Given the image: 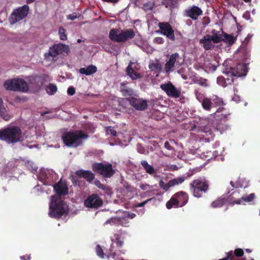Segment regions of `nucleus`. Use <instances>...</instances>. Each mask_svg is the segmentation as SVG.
<instances>
[{"instance_id":"46","label":"nucleus","mask_w":260,"mask_h":260,"mask_svg":"<svg viewBox=\"0 0 260 260\" xmlns=\"http://www.w3.org/2000/svg\"><path fill=\"white\" fill-rule=\"evenodd\" d=\"M115 238V242L118 247H121L123 246V242L120 240L119 235L118 234H114Z\"/></svg>"},{"instance_id":"11","label":"nucleus","mask_w":260,"mask_h":260,"mask_svg":"<svg viewBox=\"0 0 260 260\" xmlns=\"http://www.w3.org/2000/svg\"><path fill=\"white\" fill-rule=\"evenodd\" d=\"M159 30H157V33L166 36L171 41L175 40L174 30L171 24L168 22H161L158 24Z\"/></svg>"},{"instance_id":"40","label":"nucleus","mask_w":260,"mask_h":260,"mask_svg":"<svg viewBox=\"0 0 260 260\" xmlns=\"http://www.w3.org/2000/svg\"><path fill=\"white\" fill-rule=\"evenodd\" d=\"M255 196L254 193H251L248 196H243L241 198V203L243 202H250L252 201L255 198Z\"/></svg>"},{"instance_id":"59","label":"nucleus","mask_w":260,"mask_h":260,"mask_svg":"<svg viewBox=\"0 0 260 260\" xmlns=\"http://www.w3.org/2000/svg\"><path fill=\"white\" fill-rule=\"evenodd\" d=\"M148 187H149V185H148V184H142L140 186L141 189L143 190H147Z\"/></svg>"},{"instance_id":"39","label":"nucleus","mask_w":260,"mask_h":260,"mask_svg":"<svg viewBox=\"0 0 260 260\" xmlns=\"http://www.w3.org/2000/svg\"><path fill=\"white\" fill-rule=\"evenodd\" d=\"M185 178H186L185 176H181V177L175 178L171 180V181L172 182V183H171V185H173L174 186L176 185L181 184L182 183H183L184 181Z\"/></svg>"},{"instance_id":"56","label":"nucleus","mask_w":260,"mask_h":260,"mask_svg":"<svg viewBox=\"0 0 260 260\" xmlns=\"http://www.w3.org/2000/svg\"><path fill=\"white\" fill-rule=\"evenodd\" d=\"M20 258L22 260H30L31 256L30 254H26L20 256Z\"/></svg>"},{"instance_id":"37","label":"nucleus","mask_w":260,"mask_h":260,"mask_svg":"<svg viewBox=\"0 0 260 260\" xmlns=\"http://www.w3.org/2000/svg\"><path fill=\"white\" fill-rule=\"evenodd\" d=\"M162 4L166 8L172 9L175 8L176 2L174 0H162Z\"/></svg>"},{"instance_id":"50","label":"nucleus","mask_w":260,"mask_h":260,"mask_svg":"<svg viewBox=\"0 0 260 260\" xmlns=\"http://www.w3.org/2000/svg\"><path fill=\"white\" fill-rule=\"evenodd\" d=\"M124 215H125L126 217H127L128 218L133 219L134 217H136V214L134 213H130L129 212L126 211L124 212Z\"/></svg>"},{"instance_id":"28","label":"nucleus","mask_w":260,"mask_h":260,"mask_svg":"<svg viewBox=\"0 0 260 260\" xmlns=\"http://www.w3.org/2000/svg\"><path fill=\"white\" fill-rule=\"evenodd\" d=\"M141 164L148 174L152 175L155 173V170L154 168L149 165L146 160L141 161Z\"/></svg>"},{"instance_id":"2","label":"nucleus","mask_w":260,"mask_h":260,"mask_svg":"<svg viewBox=\"0 0 260 260\" xmlns=\"http://www.w3.org/2000/svg\"><path fill=\"white\" fill-rule=\"evenodd\" d=\"M88 137V135L79 130L63 133L62 135V140L63 143L68 147L77 148L83 144V140L86 139Z\"/></svg>"},{"instance_id":"61","label":"nucleus","mask_w":260,"mask_h":260,"mask_svg":"<svg viewBox=\"0 0 260 260\" xmlns=\"http://www.w3.org/2000/svg\"><path fill=\"white\" fill-rule=\"evenodd\" d=\"M165 184V183L162 180H160L159 181V185L161 188H162V187L164 186Z\"/></svg>"},{"instance_id":"27","label":"nucleus","mask_w":260,"mask_h":260,"mask_svg":"<svg viewBox=\"0 0 260 260\" xmlns=\"http://www.w3.org/2000/svg\"><path fill=\"white\" fill-rule=\"evenodd\" d=\"M126 72L132 80H136L141 77L139 73H137L134 70L131 64H129L127 67Z\"/></svg>"},{"instance_id":"48","label":"nucleus","mask_w":260,"mask_h":260,"mask_svg":"<svg viewBox=\"0 0 260 260\" xmlns=\"http://www.w3.org/2000/svg\"><path fill=\"white\" fill-rule=\"evenodd\" d=\"M107 133L112 136L115 137L117 135V132L111 126H108L107 128Z\"/></svg>"},{"instance_id":"35","label":"nucleus","mask_w":260,"mask_h":260,"mask_svg":"<svg viewBox=\"0 0 260 260\" xmlns=\"http://www.w3.org/2000/svg\"><path fill=\"white\" fill-rule=\"evenodd\" d=\"M123 217H112L107 220L105 223L113 224H122Z\"/></svg>"},{"instance_id":"23","label":"nucleus","mask_w":260,"mask_h":260,"mask_svg":"<svg viewBox=\"0 0 260 260\" xmlns=\"http://www.w3.org/2000/svg\"><path fill=\"white\" fill-rule=\"evenodd\" d=\"M239 192L235 191L233 192L230 196H229L226 200L227 202L232 205L240 204L241 200L239 198Z\"/></svg>"},{"instance_id":"33","label":"nucleus","mask_w":260,"mask_h":260,"mask_svg":"<svg viewBox=\"0 0 260 260\" xmlns=\"http://www.w3.org/2000/svg\"><path fill=\"white\" fill-rule=\"evenodd\" d=\"M149 69L152 71H157L158 72L161 70L162 66L160 62L157 61L156 62H151L148 65Z\"/></svg>"},{"instance_id":"31","label":"nucleus","mask_w":260,"mask_h":260,"mask_svg":"<svg viewBox=\"0 0 260 260\" xmlns=\"http://www.w3.org/2000/svg\"><path fill=\"white\" fill-rule=\"evenodd\" d=\"M210 99L212 102L213 107L220 106L224 105V102L222 99L217 96V95H213Z\"/></svg>"},{"instance_id":"16","label":"nucleus","mask_w":260,"mask_h":260,"mask_svg":"<svg viewBox=\"0 0 260 260\" xmlns=\"http://www.w3.org/2000/svg\"><path fill=\"white\" fill-rule=\"evenodd\" d=\"M160 88L169 96L178 98L181 95V91L176 89L171 82L161 84Z\"/></svg>"},{"instance_id":"47","label":"nucleus","mask_w":260,"mask_h":260,"mask_svg":"<svg viewBox=\"0 0 260 260\" xmlns=\"http://www.w3.org/2000/svg\"><path fill=\"white\" fill-rule=\"evenodd\" d=\"M195 95H196V99L200 103H202L203 102V101H204V99H205L204 94L199 91L196 90L195 91Z\"/></svg>"},{"instance_id":"12","label":"nucleus","mask_w":260,"mask_h":260,"mask_svg":"<svg viewBox=\"0 0 260 260\" xmlns=\"http://www.w3.org/2000/svg\"><path fill=\"white\" fill-rule=\"evenodd\" d=\"M123 101L128 102L132 107L138 111H144L148 107L147 101L141 98L131 96L124 99Z\"/></svg>"},{"instance_id":"26","label":"nucleus","mask_w":260,"mask_h":260,"mask_svg":"<svg viewBox=\"0 0 260 260\" xmlns=\"http://www.w3.org/2000/svg\"><path fill=\"white\" fill-rule=\"evenodd\" d=\"M43 79L38 76H31L29 77V82L36 87H41L43 84Z\"/></svg>"},{"instance_id":"51","label":"nucleus","mask_w":260,"mask_h":260,"mask_svg":"<svg viewBox=\"0 0 260 260\" xmlns=\"http://www.w3.org/2000/svg\"><path fill=\"white\" fill-rule=\"evenodd\" d=\"M171 181L170 180L167 184H165L164 186L162 187V189L165 190V191H167L170 187H173V185H171Z\"/></svg>"},{"instance_id":"49","label":"nucleus","mask_w":260,"mask_h":260,"mask_svg":"<svg viewBox=\"0 0 260 260\" xmlns=\"http://www.w3.org/2000/svg\"><path fill=\"white\" fill-rule=\"evenodd\" d=\"M153 42L157 44H162L164 43V39L162 37H156L154 39Z\"/></svg>"},{"instance_id":"32","label":"nucleus","mask_w":260,"mask_h":260,"mask_svg":"<svg viewBox=\"0 0 260 260\" xmlns=\"http://www.w3.org/2000/svg\"><path fill=\"white\" fill-rule=\"evenodd\" d=\"M226 199L224 198H218L211 203L213 208H219L225 204Z\"/></svg>"},{"instance_id":"55","label":"nucleus","mask_w":260,"mask_h":260,"mask_svg":"<svg viewBox=\"0 0 260 260\" xmlns=\"http://www.w3.org/2000/svg\"><path fill=\"white\" fill-rule=\"evenodd\" d=\"M165 147L169 150H171L173 147L171 146L170 144L168 141H166L164 144Z\"/></svg>"},{"instance_id":"57","label":"nucleus","mask_w":260,"mask_h":260,"mask_svg":"<svg viewBox=\"0 0 260 260\" xmlns=\"http://www.w3.org/2000/svg\"><path fill=\"white\" fill-rule=\"evenodd\" d=\"M76 18H77V15L75 13H73V14H70V15H69L68 16V19H70V20H74Z\"/></svg>"},{"instance_id":"44","label":"nucleus","mask_w":260,"mask_h":260,"mask_svg":"<svg viewBox=\"0 0 260 260\" xmlns=\"http://www.w3.org/2000/svg\"><path fill=\"white\" fill-rule=\"evenodd\" d=\"M96 254L101 258H104V253L103 250L100 245H97L96 246Z\"/></svg>"},{"instance_id":"29","label":"nucleus","mask_w":260,"mask_h":260,"mask_svg":"<svg viewBox=\"0 0 260 260\" xmlns=\"http://www.w3.org/2000/svg\"><path fill=\"white\" fill-rule=\"evenodd\" d=\"M222 35L223 37L222 41L226 42L230 45L233 44L236 40V38H234L232 35L228 34L223 31H222Z\"/></svg>"},{"instance_id":"14","label":"nucleus","mask_w":260,"mask_h":260,"mask_svg":"<svg viewBox=\"0 0 260 260\" xmlns=\"http://www.w3.org/2000/svg\"><path fill=\"white\" fill-rule=\"evenodd\" d=\"M103 204V200L96 194H92L89 196L84 201V205L86 207L91 208L97 209Z\"/></svg>"},{"instance_id":"62","label":"nucleus","mask_w":260,"mask_h":260,"mask_svg":"<svg viewBox=\"0 0 260 260\" xmlns=\"http://www.w3.org/2000/svg\"><path fill=\"white\" fill-rule=\"evenodd\" d=\"M76 177H73L72 178V182L74 184H77V181L75 179Z\"/></svg>"},{"instance_id":"15","label":"nucleus","mask_w":260,"mask_h":260,"mask_svg":"<svg viewBox=\"0 0 260 260\" xmlns=\"http://www.w3.org/2000/svg\"><path fill=\"white\" fill-rule=\"evenodd\" d=\"M212 41L214 43H219L221 42V40L219 37L206 35L200 40V43L203 44V47L206 50H208L212 48Z\"/></svg>"},{"instance_id":"52","label":"nucleus","mask_w":260,"mask_h":260,"mask_svg":"<svg viewBox=\"0 0 260 260\" xmlns=\"http://www.w3.org/2000/svg\"><path fill=\"white\" fill-rule=\"evenodd\" d=\"M68 94L70 95H73L75 93V89L73 87H70L67 90Z\"/></svg>"},{"instance_id":"13","label":"nucleus","mask_w":260,"mask_h":260,"mask_svg":"<svg viewBox=\"0 0 260 260\" xmlns=\"http://www.w3.org/2000/svg\"><path fill=\"white\" fill-rule=\"evenodd\" d=\"M248 72L247 66L246 63H239L235 68L231 67L226 69L225 73L235 77H241L246 75Z\"/></svg>"},{"instance_id":"7","label":"nucleus","mask_w":260,"mask_h":260,"mask_svg":"<svg viewBox=\"0 0 260 260\" xmlns=\"http://www.w3.org/2000/svg\"><path fill=\"white\" fill-rule=\"evenodd\" d=\"M7 90L26 92L28 90V86L24 80L14 78L6 80L4 83Z\"/></svg>"},{"instance_id":"64","label":"nucleus","mask_w":260,"mask_h":260,"mask_svg":"<svg viewBox=\"0 0 260 260\" xmlns=\"http://www.w3.org/2000/svg\"><path fill=\"white\" fill-rule=\"evenodd\" d=\"M36 0H27L26 2H27V4H29V3H31L32 2H34Z\"/></svg>"},{"instance_id":"6","label":"nucleus","mask_w":260,"mask_h":260,"mask_svg":"<svg viewBox=\"0 0 260 260\" xmlns=\"http://www.w3.org/2000/svg\"><path fill=\"white\" fill-rule=\"evenodd\" d=\"M189 185L193 196L198 198L202 197L209 189L208 181L201 179L194 180Z\"/></svg>"},{"instance_id":"63","label":"nucleus","mask_w":260,"mask_h":260,"mask_svg":"<svg viewBox=\"0 0 260 260\" xmlns=\"http://www.w3.org/2000/svg\"><path fill=\"white\" fill-rule=\"evenodd\" d=\"M111 255L112 258H114L115 256H116V253L115 252H113L112 254H111Z\"/></svg>"},{"instance_id":"3","label":"nucleus","mask_w":260,"mask_h":260,"mask_svg":"<svg viewBox=\"0 0 260 260\" xmlns=\"http://www.w3.org/2000/svg\"><path fill=\"white\" fill-rule=\"evenodd\" d=\"M68 212L67 204L60 198L52 197V200L49 206V215L50 217L59 219Z\"/></svg>"},{"instance_id":"9","label":"nucleus","mask_w":260,"mask_h":260,"mask_svg":"<svg viewBox=\"0 0 260 260\" xmlns=\"http://www.w3.org/2000/svg\"><path fill=\"white\" fill-rule=\"evenodd\" d=\"M70 51L68 46L63 44H54L49 48L48 52L44 54L45 59L50 60V57H55L62 53H68Z\"/></svg>"},{"instance_id":"22","label":"nucleus","mask_w":260,"mask_h":260,"mask_svg":"<svg viewBox=\"0 0 260 260\" xmlns=\"http://www.w3.org/2000/svg\"><path fill=\"white\" fill-rule=\"evenodd\" d=\"M120 91L124 96H131L134 94V90L127 82H122L120 85Z\"/></svg>"},{"instance_id":"10","label":"nucleus","mask_w":260,"mask_h":260,"mask_svg":"<svg viewBox=\"0 0 260 260\" xmlns=\"http://www.w3.org/2000/svg\"><path fill=\"white\" fill-rule=\"evenodd\" d=\"M29 6L27 5L14 10L10 17V23L15 24L22 20L27 16Z\"/></svg>"},{"instance_id":"5","label":"nucleus","mask_w":260,"mask_h":260,"mask_svg":"<svg viewBox=\"0 0 260 260\" xmlns=\"http://www.w3.org/2000/svg\"><path fill=\"white\" fill-rule=\"evenodd\" d=\"M189 196L183 191H178L174 194L167 202L166 207L168 209L172 208L182 207L188 202Z\"/></svg>"},{"instance_id":"53","label":"nucleus","mask_w":260,"mask_h":260,"mask_svg":"<svg viewBox=\"0 0 260 260\" xmlns=\"http://www.w3.org/2000/svg\"><path fill=\"white\" fill-rule=\"evenodd\" d=\"M225 109L223 107H219L217 109L216 111L214 113V117H216V116H219V115L218 114V113L223 112V111H225Z\"/></svg>"},{"instance_id":"21","label":"nucleus","mask_w":260,"mask_h":260,"mask_svg":"<svg viewBox=\"0 0 260 260\" xmlns=\"http://www.w3.org/2000/svg\"><path fill=\"white\" fill-rule=\"evenodd\" d=\"M179 57V54L178 53H175L170 55L169 60L165 64V70L167 73H170L174 67L175 63Z\"/></svg>"},{"instance_id":"17","label":"nucleus","mask_w":260,"mask_h":260,"mask_svg":"<svg viewBox=\"0 0 260 260\" xmlns=\"http://www.w3.org/2000/svg\"><path fill=\"white\" fill-rule=\"evenodd\" d=\"M229 115L230 114H227L226 112L221 113L219 120L215 124V129L220 132V133H222L228 128V125L226 122L229 120Z\"/></svg>"},{"instance_id":"20","label":"nucleus","mask_w":260,"mask_h":260,"mask_svg":"<svg viewBox=\"0 0 260 260\" xmlns=\"http://www.w3.org/2000/svg\"><path fill=\"white\" fill-rule=\"evenodd\" d=\"M75 174L79 178H83L89 183H91L95 178L94 174L90 171L79 170L75 172Z\"/></svg>"},{"instance_id":"43","label":"nucleus","mask_w":260,"mask_h":260,"mask_svg":"<svg viewBox=\"0 0 260 260\" xmlns=\"http://www.w3.org/2000/svg\"><path fill=\"white\" fill-rule=\"evenodd\" d=\"M154 7V3L151 2H149L145 3L143 5V9L144 11H147L152 10Z\"/></svg>"},{"instance_id":"36","label":"nucleus","mask_w":260,"mask_h":260,"mask_svg":"<svg viewBox=\"0 0 260 260\" xmlns=\"http://www.w3.org/2000/svg\"><path fill=\"white\" fill-rule=\"evenodd\" d=\"M57 90V86L53 83H50L46 88V92L49 95L54 94Z\"/></svg>"},{"instance_id":"30","label":"nucleus","mask_w":260,"mask_h":260,"mask_svg":"<svg viewBox=\"0 0 260 260\" xmlns=\"http://www.w3.org/2000/svg\"><path fill=\"white\" fill-rule=\"evenodd\" d=\"M201 104L203 108L206 111H210L212 108L213 107L210 98H205Z\"/></svg>"},{"instance_id":"1","label":"nucleus","mask_w":260,"mask_h":260,"mask_svg":"<svg viewBox=\"0 0 260 260\" xmlns=\"http://www.w3.org/2000/svg\"><path fill=\"white\" fill-rule=\"evenodd\" d=\"M23 139L22 131L18 126L11 125L0 129V140L8 144H15Z\"/></svg>"},{"instance_id":"4","label":"nucleus","mask_w":260,"mask_h":260,"mask_svg":"<svg viewBox=\"0 0 260 260\" xmlns=\"http://www.w3.org/2000/svg\"><path fill=\"white\" fill-rule=\"evenodd\" d=\"M135 32L132 28L120 29V28H112L110 30L109 39L115 42L121 43L133 39Z\"/></svg>"},{"instance_id":"54","label":"nucleus","mask_w":260,"mask_h":260,"mask_svg":"<svg viewBox=\"0 0 260 260\" xmlns=\"http://www.w3.org/2000/svg\"><path fill=\"white\" fill-rule=\"evenodd\" d=\"M218 32H219L217 30H216L215 29H212V31H211V34H212V36H216V37H219L220 38V39L221 40V41H222V38L221 37L220 35H218Z\"/></svg>"},{"instance_id":"19","label":"nucleus","mask_w":260,"mask_h":260,"mask_svg":"<svg viewBox=\"0 0 260 260\" xmlns=\"http://www.w3.org/2000/svg\"><path fill=\"white\" fill-rule=\"evenodd\" d=\"M53 189L59 198L62 196L68 194V188L67 184L66 183H63L61 180H60L54 185Z\"/></svg>"},{"instance_id":"18","label":"nucleus","mask_w":260,"mask_h":260,"mask_svg":"<svg viewBox=\"0 0 260 260\" xmlns=\"http://www.w3.org/2000/svg\"><path fill=\"white\" fill-rule=\"evenodd\" d=\"M203 14V11L198 6H192L185 10V15L193 20L198 19L199 16Z\"/></svg>"},{"instance_id":"38","label":"nucleus","mask_w":260,"mask_h":260,"mask_svg":"<svg viewBox=\"0 0 260 260\" xmlns=\"http://www.w3.org/2000/svg\"><path fill=\"white\" fill-rule=\"evenodd\" d=\"M83 129L90 133H93L95 130V127L91 123H86L83 125Z\"/></svg>"},{"instance_id":"8","label":"nucleus","mask_w":260,"mask_h":260,"mask_svg":"<svg viewBox=\"0 0 260 260\" xmlns=\"http://www.w3.org/2000/svg\"><path fill=\"white\" fill-rule=\"evenodd\" d=\"M92 171L104 178H111L115 173L110 163L94 162L91 166Z\"/></svg>"},{"instance_id":"58","label":"nucleus","mask_w":260,"mask_h":260,"mask_svg":"<svg viewBox=\"0 0 260 260\" xmlns=\"http://www.w3.org/2000/svg\"><path fill=\"white\" fill-rule=\"evenodd\" d=\"M151 199H148L146 201H145L143 202L140 203L137 205V207H143L149 201H150Z\"/></svg>"},{"instance_id":"25","label":"nucleus","mask_w":260,"mask_h":260,"mask_svg":"<svg viewBox=\"0 0 260 260\" xmlns=\"http://www.w3.org/2000/svg\"><path fill=\"white\" fill-rule=\"evenodd\" d=\"M79 71L81 74L89 76L95 73L97 71V68L96 66L91 64L88 66L87 68H80Z\"/></svg>"},{"instance_id":"45","label":"nucleus","mask_w":260,"mask_h":260,"mask_svg":"<svg viewBox=\"0 0 260 260\" xmlns=\"http://www.w3.org/2000/svg\"><path fill=\"white\" fill-rule=\"evenodd\" d=\"M203 133L206 134L205 135H203V136H204V137H205V136H210V137H208L207 138L208 139H212L214 137V135L212 132V131H211L210 129H208V127H205L204 128Z\"/></svg>"},{"instance_id":"24","label":"nucleus","mask_w":260,"mask_h":260,"mask_svg":"<svg viewBox=\"0 0 260 260\" xmlns=\"http://www.w3.org/2000/svg\"><path fill=\"white\" fill-rule=\"evenodd\" d=\"M0 115L6 121L9 120L11 116L8 113L5 105L2 98H0Z\"/></svg>"},{"instance_id":"41","label":"nucleus","mask_w":260,"mask_h":260,"mask_svg":"<svg viewBox=\"0 0 260 260\" xmlns=\"http://www.w3.org/2000/svg\"><path fill=\"white\" fill-rule=\"evenodd\" d=\"M59 38L61 40L65 41L67 39L66 30L62 27H60L58 29Z\"/></svg>"},{"instance_id":"34","label":"nucleus","mask_w":260,"mask_h":260,"mask_svg":"<svg viewBox=\"0 0 260 260\" xmlns=\"http://www.w3.org/2000/svg\"><path fill=\"white\" fill-rule=\"evenodd\" d=\"M94 184L100 189H102L105 192L109 193L111 192V189L108 185L102 184L99 180H96L94 181Z\"/></svg>"},{"instance_id":"60","label":"nucleus","mask_w":260,"mask_h":260,"mask_svg":"<svg viewBox=\"0 0 260 260\" xmlns=\"http://www.w3.org/2000/svg\"><path fill=\"white\" fill-rule=\"evenodd\" d=\"M102 1L104 2H107V3H116L119 0H102Z\"/></svg>"},{"instance_id":"42","label":"nucleus","mask_w":260,"mask_h":260,"mask_svg":"<svg viewBox=\"0 0 260 260\" xmlns=\"http://www.w3.org/2000/svg\"><path fill=\"white\" fill-rule=\"evenodd\" d=\"M197 83L199 85L204 87H207L209 86V84L208 83V80L206 79L200 78V79L197 80Z\"/></svg>"}]
</instances>
